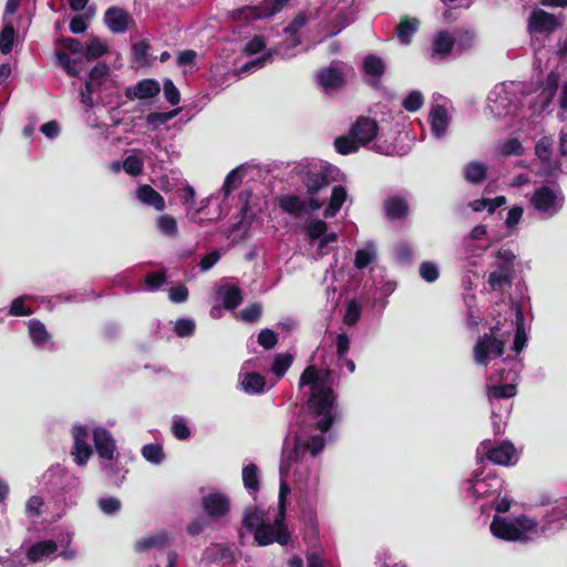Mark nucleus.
<instances>
[{"label":"nucleus","mask_w":567,"mask_h":567,"mask_svg":"<svg viewBox=\"0 0 567 567\" xmlns=\"http://www.w3.org/2000/svg\"><path fill=\"white\" fill-rule=\"evenodd\" d=\"M420 276L426 282H434L439 278V268L433 262L424 261L420 266Z\"/></svg>","instance_id":"338daca9"},{"label":"nucleus","mask_w":567,"mask_h":567,"mask_svg":"<svg viewBox=\"0 0 567 567\" xmlns=\"http://www.w3.org/2000/svg\"><path fill=\"white\" fill-rule=\"evenodd\" d=\"M262 18L265 17L262 14L261 4L257 7L246 6L233 11L234 20L254 21Z\"/></svg>","instance_id":"58836bf2"},{"label":"nucleus","mask_w":567,"mask_h":567,"mask_svg":"<svg viewBox=\"0 0 567 567\" xmlns=\"http://www.w3.org/2000/svg\"><path fill=\"white\" fill-rule=\"evenodd\" d=\"M553 140L550 137H542L535 146V154L543 163H549L551 158Z\"/></svg>","instance_id":"de8ad7c7"},{"label":"nucleus","mask_w":567,"mask_h":567,"mask_svg":"<svg viewBox=\"0 0 567 567\" xmlns=\"http://www.w3.org/2000/svg\"><path fill=\"white\" fill-rule=\"evenodd\" d=\"M481 473H475L468 482L471 483V486L467 489V494L476 497L482 498L487 495H491L494 491H496L501 484L498 482V478L494 475H487L485 478H480Z\"/></svg>","instance_id":"4468645a"},{"label":"nucleus","mask_w":567,"mask_h":567,"mask_svg":"<svg viewBox=\"0 0 567 567\" xmlns=\"http://www.w3.org/2000/svg\"><path fill=\"white\" fill-rule=\"evenodd\" d=\"M487 177V167L476 161L467 163L464 167V178L472 184H481Z\"/></svg>","instance_id":"c85d7f7f"},{"label":"nucleus","mask_w":567,"mask_h":567,"mask_svg":"<svg viewBox=\"0 0 567 567\" xmlns=\"http://www.w3.org/2000/svg\"><path fill=\"white\" fill-rule=\"evenodd\" d=\"M362 69L367 75L380 80L385 72V63L380 56L368 54L363 60Z\"/></svg>","instance_id":"c756f323"},{"label":"nucleus","mask_w":567,"mask_h":567,"mask_svg":"<svg viewBox=\"0 0 567 567\" xmlns=\"http://www.w3.org/2000/svg\"><path fill=\"white\" fill-rule=\"evenodd\" d=\"M241 174L238 169L230 171L224 182L223 192L225 197L228 196L233 190L238 188L241 183Z\"/></svg>","instance_id":"052dcab7"},{"label":"nucleus","mask_w":567,"mask_h":567,"mask_svg":"<svg viewBox=\"0 0 567 567\" xmlns=\"http://www.w3.org/2000/svg\"><path fill=\"white\" fill-rule=\"evenodd\" d=\"M260 523L262 522L256 508L246 507L244 511L243 526L254 533Z\"/></svg>","instance_id":"bf43d9fd"},{"label":"nucleus","mask_w":567,"mask_h":567,"mask_svg":"<svg viewBox=\"0 0 567 567\" xmlns=\"http://www.w3.org/2000/svg\"><path fill=\"white\" fill-rule=\"evenodd\" d=\"M257 341L264 349L270 350L277 344L278 337L271 329H262L258 333Z\"/></svg>","instance_id":"0e129e2a"},{"label":"nucleus","mask_w":567,"mask_h":567,"mask_svg":"<svg viewBox=\"0 0 567 567\" xmlns=\"http://www.w3.org/2000/svg\"><path fill=\"white\" fill-rule=\"evenodd\" d=\"M195 322L190 319H178L175 323L174 331L178 337H189L195 331Z\"/></svg>","instance_id":"774afa93"},{"label":"nucleus","mask_w":567,"mask_h":567,"mask_svg":"<svg viewBox=\"0 0 567 567\" xmlns=\"http://www.w3.org/2000/svg\"><path fill=\"white\" fill-rule=\"evenodd\" d=\"M279 208L289 215L299 216L301 214H308L312 210L309 209V199L303 200L301 197L295 194L284 195L278 202Z\"/></svg>","instance_id":"f3484780"},{"label":"nucleus","mask_w":567,"mask_h":567,"mask_svg":"<svg viewBox=\"0 0 567 567\" xmlns=\"http://www.w3.org/2000/svg\"><path fill=\"white\" fill-rule=\"evenodd\" d=\"M110 68L105 62H97L89 73L86 81H92L96 87H101L103 81L109 75Z\"/></svg>","instance_id":"49530a36"},{"label":"nucleus","mask_w":567,"mask_h":567,"mask_svg":"<svg viewBox=\"0 0 567 567\" xmlns=\"http://www.w3.org/2000/svg\"><path fill=\"white\" fill-rule=\"evenodd\" d=\"M205 557L210 563H233L235 560L233 550L223 544H212L206 548Z\"/></svg>","instance_id":"a878e982"},{"label":"nucleus","mask_w":567,"mask_h":567,"mask_svg":"<svg viewBox=\"0 0 567 567\" xmlns=\"http://www.w3.org/2000/svg\"><path fill=\"white\" fill-rule=\"evenodd\" d=\"M262 315V307L260 303L254 302L244 308L240 311V318L245 322L254 323L257 322Z\"/></svg>","instance_id":"13d9d810"},{"label":"nucleus","mask_w":567,"mask_h":567,"mask_svg":"<svg viewBox=\"0 0 567 567\" xmlns=\"http://www.w3.org/2000/svg\"><path fill=\"white\" fill-rule=\"evenodd\" d=\"M255 542L259 546H268L274 542L285 546L289 543L291 536L288 528H281L278 530L269 523H260V525L254 532Z\"/></svg>","instance_id":"0eeeda50"},{"label":"nucleus","mask_w":567,"mask_h":567,"mask_svg":"<svg viewBox=\"0 0 567 567\" xmlns=\"http://www.w3.org/2000/svg\"><path fill=\"white\" fill-rule=\"evenodd\" d=\"M163 91L166 101L171 105H177L181 101V93L171 79L164 80Z\"/></svg>","instance_id":"e2e57ef3"},{"label":"nucleus","mask_w":567,"mask_h":567,"mask_svg":"<svg viewBox=\"0 0 567 567\" xmlns=\"http://www.w3.org/2000/svg\"><path fill=\"white\" fill-rule=\"evenodd\" d=\"M420 20L408 14L403 16L395 27L396 37L402 44H410L413 35L417 32Z\"/></svg>","instance_id":"a211bd4d"},{"label":"nucleus","mask_w":567,"mask_h":567,"mask_svg":"<svg viewBox=\"0 0 567 567\" xmlns=\"http://www.w3.org/2000/svg\"><path fill=\"white\" fill-rule=\"evenodd\" d=\"M487 284L493 291L503 292L505 288L512 287L513 276L492 271L488 276Z\"/></svg>","instance_id":"c9c22d12"},{"label":"nucleus","mask_w":567,"mask_h":567,"mask_svg":"<svg viewBox=\"0 0 567 567\" xmlns=\"http://www.w3.org/2000/svg\"><path fill=\"white\" fill-rule=\"evenodd\" d=\"M524 147L520 141L516 137L506 140L501 146V154L504 156H519L523 155Z\"/></svg>","instance_id":"864d4df0"},{"label":"nucleus","mask_w":567,"mask_h":567,"mask_svg":"<svg viewBox=\"0 0 567 567\" xmlns=\"http://www.w3.org/2000/svg\"><path fill=\"white\" fill-rule=\"evenodd\" d=\"M243 483L249 495L254 498L260 489L258 467L256 464H248L243 468Z\"/></svg>","instance_id":"bb28decb"},{"label":"nucleus","mask_w":567,"mask_h":567,"mask_svg":"<svg viewBox=\"0 0 567 567\" xmlns=\"http://www.w3.org/2000/svg\"><path fill=\"white\" fill-rule=\"evenodd\" d=\"M454 44L455 39L447 31H440L433 41V53L446 56L452 52Z\"/></svg>","instance_id":"7c9ffc66"},{"label":"nucleus","mask_w":567,"mask_h":567,"mask_svg":"<svg viewBox=\"0 0 567 567\" xmlns=\"http://www.w3.org/2000/svg\"><path fill=\"white\" fill-rule=\"evenodd\" d=\"M151 45L146 40H141L132 45V58L134 62H145Z\"/></svg>","instance_id":"69168bd1"},{"label":"nucleus","mask_w":567,"mask_h":567,"mask_svg":"<svg viewBox=\"0 0 567 567\" xmlns=\"http://www.w3.org/2000/svg\"><path fill=\"white\" fill-rule=\"evenodd\" d=\"M230 506L229 496L221 492H213L202 498L203 511L213 519L226 516L230 512Z\"/></svg>","instance_id":"39448f33"},{"label":"nucleus","mask_w":567,"mask_h":567,"mask_svg":"<svg viewBox=\"0 0 567 567\" xmlns=\"http://www.w3.org/2000/svg\"><path fill=\"white\" fill-rule=\"evenodd\" d=\"M168 542L166 532H161L136 540L134 549L137 553H144L153 548H163Z\"/></svg>","instance_id":"b1692460"},{"label":"nucleus","mask_w":567,"mask_h":567,"mask_svg":"<svg viewBox=\"0 0 567 567\" xmlns=\"http://www.w3.org/2000/svg\"><path fill=\"white\" fill-rule=\"evenodd\" d=\"M334 148L341 155H349L359 151L360 144L350 134L349 136L342 135L334 140Z\"/></svg>","instance_id":"4c0bfd02"},{"label":"nucleus","mask_w":567,"mask_h":567,"mask_svg":"<svg viewBox=\"0 0 567 567\" xmlns=\"http://www.w3.org/2000/svg\"><path fill=\"white\" fill-rule=\"evenodd\" d=\"M166 281V269L148 272L144 279L145 286L150 291H157Z\"/></svg>","instance_id":"c03bdc74"},{"label":"nucleus","mask_w":567,"mask_h":567,"mask_svg":"<svg viewBox=\"0 0 567 567\" xmlns=\"http://www.w3.org/2000/svg\"><path fill=\"white\" fill-rule=\"evenodd\" d=\"M375 259V252L370 248H360L355 251L354 266L358 269L367 268Z\"/></svg>","instance_id":"603ef678"},{"label":"nucleus","mask_w":567,"mask_h":567,"mask_svg":"<svg viewBox=\"0 0 567 567\" xmlns=\"http://www.w3.org/2000/svg\"><path fill=\"white\" fill-rule=\"evenodd\" d=\"M243 302V293L235 285L227 286L223 295V306L227 310H235Z\"/></svg>","instance_id":"72a5a7b5"},{"label":"nucleus","mask_w":567,"mask_h":567,"mask_svg":"<svg viewBox=\"0 0 567 567\" xmlns=\"http://www.w3.org/2000/svg\"><path fill=\"white\" fill-rule=\"evenodd\" d=\"M516 331H515V338H514V344L513 350L517 353L523 351V349L526 347L527 343V334L525 332L524 327V316L519 309L516 310Z\"/></svg>","instance_id":"473e14b6"},{"label":"nucleus","mask_w":567,"mask_h":567,"mask_svg":"<svg viewBox=\"0 0 567 567\" xmlns=\"http://www.w3.org/2000/svg\"><path fill=\"white\" fill-rule=\"evenodd\" d=\"M93 442L95 450L102 460L113 461L115 458V440L106 429L95 427L93 430Z\"/></svg>","instance_id":"9d476101"},{"label":"nucleus","mask_w":567,"mask_h":567,"mask_svg":"<svg viewBox=\"0 0 567 567\" xmlns=\"http://www.w3.org/2000/svg\"><path fill=\"white\" fill-rule=\"evenodd\" d=\"M530 204L538 213L553 217L564 207L565 195L559 187L554 189L548 185H542L535 188Z\"/></svg>","instance_id":"20e7f679"},{"label":"nucleus","mask_w":567,"mask_h":567,"mask_svg":"<svg viewBox=\"0 0 567 567\" xmlns=\"http://www.w3.org/2000/svg\"><path fill=\"white\" fill-rule=\"evenodd\" d=\"M499 327L495 326L491 328V333H484L477 339L473 348V355L476 363L486 367L491 357L497 358L504 353L507 338L504 334H499Z\"/></svg>","instance_id":"7ed1b4c3"},{"label":"nucleus","mask_w":567,"mask_h":567,"mask_svg":"<svg viewBox=\"0 0 567 567\" xmlns=\"http://www.w3.org/2000/svg\"><path fill=\"white\" fill-rule=\"evenodd\" d=\"M489 528L495 537L503 540L515 542L523 539L525 536L523 529L499 516H494Z\"/></svg>","instance_id":"9b49d317"},{"label":"nucleus","mask_w":567,"mask_h":567,"mask_svg":"<svg viewBox=\"0 0 567 567\" xmlns=\"http://www.w3.org/2000/svg\"><path fill=\"white\" fill-rule=\"evenodd\" d=\"M495 257L497 258L495 271L514 276L515 254L511 249L501 248Z\"/></svg>","instance_id":"cd10ccee"},{"label":"nucleus","mask_w":567,"mask_h":567,"mask_svg":"<svg viewBox=\"0 0 567 567\" xmlns=\"http://www.w3.org/2000/svg\"><path fill=\"white\" fill-rule=\"evenodd\" d=\"M130 20L127 11L117 7H111L104 16V21L113 33H124L127 30Z\"/></svg>","instance_id":"dca6fc26"},{"label":"nucleus","mask_w":567,"mask_h":567,"mask_svg":"<svg viewBox=\"0 0 567 567\" xmlns=\"http://www.w3.org/2000/svg\"><path fill=\"white\" fill-rule=\"evenodd\" d=\"M424 103L423 95L420 91L410 92L402 102V106L408 112H416L419 111Z\"/></svg>","instance_id":"3c124183"},{"label":"nucleus","mask_w":567,"mask_h":567,"mask_svg":"<svg viewBox=\"0 0 567 567\" xmlns=\"http://www.w3.org/2000/svg\"><path fill=\"white\" fill-rule=\"evenodd\" d=\"M516 394V385L497 384L488 386L487 395L489 400L509 399Z\"/></svg>","instance_id":"37998d69"},{"label":"nucleus","mask_w":567,"mask_h":567,"mask_svg":"<svg viewBox=\"0 0 567 567\" xmlns=\"http://www.w3.org/2000/svg\"><path fill=\"white\" fill-rule=\"evenodd\" d=\"M241 389L248 394H260L265 391V377L258 372H245L240 379Z\"/></svg>","instance_id":"4be33fe9"},{"label":"nucleus","mask_w":567,"mask_h":567,"mask_svg":"<svg viewBox=\"0 0 567 567\" xmlns=\"http://www.w3.org/2000/svg\"><path fill=\"white\" fill-rule=\"evenodd\" d=\"M178 113V110H173L169 112H151L146 116V122L150 126L153 128L158 127L159 125H163L167 123L169 120L175 117Z\"/></svg>","instance_id":"09e8293b"},{"label":"nucleus","mask_w":567,"mask_h":567,"mask_svg":"<svg viewBox=\"0 0 567 567\" xmlns=\"http://www.w3.org/2000/svg\"><path fill=\"white\" fill-rule=\"evenodd\" d=\"M515 455V447L509 442H504L496 447L486 451V457L497 465H509Z\"/></svg>","instance_id":"412c9836"},{"label":"nucleus","mask_w":567,"mask_h":567,"mask_svg":"<svg viewBox=\"0 0 567 567\" xmlns=\"http://www.w3.org/2000/svg\"><path fill=\"white\" fill-rule=\"evenodd\" d=\"M144 163L137 155H128L123 161V169L131 176H140L143 173Z\"/></svg>","instance_id":"8fccbe9b"},{"label":"nucleus","mask_w":567,"mask_h":567,"mask_svg":"<svg viewBox=\"0 0 567 567\" xmlns=\"http://www.w3.org/2000/svg\"><path fill=\"white\" fill-rule=\"evenodd\" d=\"M347 197L348 192L344 186H334L332 188L329 205L326 207L323 212L324 218L334 217L341 209L344 202L347 200Z\"/></svg>","instance_id":"393cba45"},{"label":"nucleus","mask_w":567,"mask_h":567,"mask_svg":"<svg viewBox=\"0 0 567 567\" xmlns=\"http://www.w3.org/2000/svg\"><path fill=\"white\" fill-rule=\"evenodd\" d=\"M529 28L538 33H551L559 27L557 18L542 9L534 10L528 19Z\"/></svg>","instance_id":"ddd939ff"},{"label":"nucleus","mask_w":567,"mask_h":567,"mask_svg":"<svg viewBox=\"0 0 567 567\" xmlns=\"http://www.w3.org/2000/svg\"><path fill=\"white\" fill-rule=\"evenodd\" d=\"M383 210L390 221L404 220L410 215V205L402 196H391L384 199Z\"/></svg>","instance_id":"2eb2a0df"},{"label":"nucleus","mask_w":567,"mask_h":567,"mask_svg":"<svg viewBox=\"0 0 567 567\" xmlns=\"http://www.w3.org/2000/svg\"><path fill=\"white\" fill-rule=\"evenodd\" d=\"M136 198L144 205L153 207L155 210L162 212L165 208L164 197L152 186L143 184L136 189Z\"/></svg>","instance_id":"6ab92c4d"},{"label":"nucleus","mask_w":567,"mask_h":567,"mask_svg":"<svg viewBox=\"0 0 567 567\" xmlns=\"http://www.w3.org/2000/svg\"><path fill=\"white\" fill-rule=\"evenodd\" d=\"M16 31L12 25H6L0 32V52L9 54L14 44Z\"/></svg>","instance_id":"a18cd8bd"},{"label":"nucleus","mask_w":567,"mask_h":567,"mask_svg":"<svg viewBox=\"0 0 567 567\" xmlns=\"http://www.w3.org/2000/svg\"><path fill=\"white\" fill-rule=\"evenodd\" d=\"M431 131L436 137H442L449 127L447 111L443 105L436 104L429 114Z\"/></svg>","instance_id":"aec40b11"},{"label":"nucleus","mask_w":567,"mask_h":567,"mask_svg":"<svg viewBox=\"0 0 567 567\" xmlns=\"http://www.w3.org/2000/svg\"><path fill=\"white\" fill-rule=\"evenodd\" d=\"M338 172L339 169L332 165H323L319 169L308 171L302 177V184L309 199L310 210H318L321 208L322 203L316 198V195L336 181V174Z\"/></svg>","instance_id":"f03ea898"},{"label":"nucleus","mask_w":567,"mask_h":567,"mask_svg":"<svg viewBox=\"0 0 567 567\" xmlns=\"http://www.w3.org/2000/svg\"><path fill=\"white\" fill-rule=\"evenodd\" d=\"M73 435V447L72 455L79 466H83L87 463L93 454L91 445L87 443V427L84 425H75L72 430Z\"/></svg>","instance_id":"423d86ee"},{"label":"nucleus","mask_w":567,"mask_h":567,"mask_svg":"<svg viewBox=\"0 0 567 567\" xmlns=\"http://www.w3.org/2000/svg\"><path fill=\"white\" fill-rule=\"evenodd\" d=\"M327 229H328L327 223L324 220L317 219V220L311 221L307 226L306 230H307V235H308L309 239L316 240V239H320L322 236H324L327 233Z\"/></svg>","instance_id":"680f3d73"},{"label":"nucleus","mask_w":567,"mask_h":567,"mask_svg":"<svg viewBox=\"0 0 567 567\" xmlns=\"http://www.w3.org/2000/svg\"><path fill=\"white\" fill-rule=\"evenodd\" d=\"M290 0H264L260 2L262 14L269 18L280 12Z\"/></svg>","instance_id":"6e6d98bb"},{"label":"nucleus","mask_w":567,"mask_h":567,"mask_svg":"<svg viewBox=\"0 0 567 567\" xmlns=\"http://www.w3.org/2000/svg\"><path fill=\"white\" fill-rule=\"evenodd\" d=\"M97 87L92 84V81H85L83 87L80 90V102L84 106V111L89 112L94 106L92 94Z\"/></svg>","instance_id":"5fc2aeb1"},{"label":"nucleus","mask_w":567,"mask_h":567,"mask_svg":"<svg viewBox=\"0 0 567 567\" xmlns=\"http://www.w3.org/2000/svg\"><path fill=\"white\" fill-rule=\"evenodd\" d=\"M559 86V76L558 74L550 72L545 81V85L542 90L540 95L544 97L543 105L546 106L551 103L557 90Z\"/></svg>","instance_id":"e433bc0d"},{"label":"nucleus","mask_w":567,"mask_h":567,"mask_svg":"<svg viewBox=\"0 0 567 567\" xmlns=\"http://www.w3.org/2000/svg\"><path fill=\"white\" fill-rule=\"evenodd\" d=\"M361 316V307L355 300L348 302L346 312L343 316V322L347 326H354L359 321Z\"/></svg>","instance_id":"4d7b16f0"},{"label":"nucleus","mask_w":567,"mask_h":567,"mask_svg":"<svg viewBox=\"0 0 567 567\" xmlns=\"http://www.w3.org/2000/svg\"><path fill=\"white\" fill-rule=\"evenodd\" d=\"M378 133V122L368 116L358 117L350 128V135L355 138L360 145H367L372 142Z\"/></svg>","instance_id":"6e6552de"},{"label":"nucleus","mask_w":567,"mask_h":567,"mask_svg":"<svg viewBox=\"0 0 567 567\" xmlns=\"http://www.w3.org/2000/svg\"><path fill=\"white\" fill-rule=\"evenodd\" d=\"M156 226L159 231L169 237L178 235V226L176 219L167 214L161 215L156 219Z\"/></svg>","instance_id":"ea45409f"},{"label":"nucleus","mask_w":567,"mask_h":567,"mask_svg":"<svg viewBox=\"0 0 567 567\" xmlns=\"http://www.w3.org/2000/svg\"><path fill=\"white\" fill-rule=\"evenodd\" d=\"M28 327L30 338L34 344L42 346L49 340L50 336L47 328L40 320H30Z\"/></svg>","instance_id":"f704fd0d"},{"label":"nucleus","mask_w":567,"mask_h":567,"mask_svg":"<svg viewBox=\"0 0 567 567\" xmlns=\"http://www.w3.org/2000/svg\"><path fill=\"white\" fill-rule=\"evenodd\" d=\"M56 549L58 545L53 540L38 542L28 548L27 558L32 563H37L54 554Z\"/></svg>","instance_id":"5701e85b"},{"label":"nucleus","mask_w":567,"mask_h":567,"mask_svg":"<svg viewBox=\"0 0 567 567\" xmlns=\"http://www.w3.org/2000/svg\"><path fill=\"white\" fill-rule=\"evenodd\" d=\"M109 52V47L105 42H102L99 38L92 37L84 47L83 56L86 61L96 60Z\"/></svg>","instance_id":"2f4dec72"},{"label":"nucleus","mask_w":567,"mask_h":567,"mask_svg":"<svg viewBox=\"0 0 567 567\" xmlns=\"http://www.w3.org/2000/svg\"><path fill=\"white\" fill-rule=\"evenodd\" d=\"M293 357L290 353H278L274 358L271 365V372L281 378L286 374L288 369L291 367Z\"/></svg>","instance_id":"a19ab883"},{"label":"nucleus","mask_w":567,"mask_h":567,"mask_svg":"<svg viewBox=\"0 0 567 567\" xmlns=\"http://www.w3.org/2000/svg\"><path fill=\"white\" fill-rule=\"evenodd\" d=\"M143 457L152 464H161L165 458L162 445L150 443L142 447Z\"/></svg>","instance_id":"79ce46f5"},{"label":"nucleus","mask_w":567,"mask_h":567,"mask_svg":"<svg viewBox=\"0 0 567 567\" xmlns=\"http://www.w3.org/2000/svg\"><path fill=\"white\" fill-rule=\"evenodd\" d=\"M161 92L159 82L155 79H143L133 86L125 89V96L133 100H146L157 96Z\"/></svg>","instance_id":"f8f14e48"},{"label":"nucleus","mask_w":567,"mask_h":567,"mask_svg":"<svg viewBox=\"0 0 567 567\" xmlns=\"http://www.w3.org/2000/svg\"><path fill=\"white\" fill-rule=\"evenodd\" d=\"M310 385V395L307 401L309 412L319 417L315 427L321 432H328L336 420L337 395L332 389L323 386L320 381L319 370L315 365H308L299 378V386Z\"/></svg>","instance_id":"f257e3e1"},{"label":"nucleus","mask_w":567,"mask_h":567,"mask_svg":"<svg viewBox=\"0 0 567 567\" xmlns=\"http://www.w3.org/2000/svg\"><path fill=\"white\" fill-rule=\"evenodd\" d=\"M319 84L326 90H338L346 83V79L340 68L339 61H333L327 68L320 69L317 73Z\"/></svg>","instance_id":"1a4fd4ad"}]
</instances>
